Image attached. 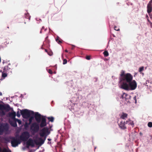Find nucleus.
<instances>
[{
    "mask_svg": "<svg viewBox=\"0 0 152 152\" xmlns=\"http://www.w3.org/2000/svg\"><path fill=\"white\" fill-rule=\"evenodd\" d=\"M137 84L136 81L134 80L127 83H123L121 85V88L126 90H133L136 88Z\"/></svg>",
    "mask_w": 152,
    "mask_h": 152,
    "instance_id": "obj_1",
    "label": "nucleus"
},
{
    "mask_svg": "<svg viewBox=\"0 0 152 152\" xmlns=\"http://www.w3.org/2000/svg\"><path fill=\"white\" fill-rule=\"evenodd\" d=\"M120 81L122 82L123 83L124 82L127 83L129 82H130L133 79V76L129 73L126 74L125 76L123 77L122 78H120Z\"/></svg>",
    "mask_w": 152,
    "mask_h": 152,
    "instance_id": "obj_2",
    "label": "nucleus"
},
{
    "mask_svg": "<svg viewBox=\"0 0 152 152\" xmlns=\"http://www.w3.org/2000/svg\"><path fill=\"white\" fill-rule=\"evenodd\" d=\"M20 113L24 118L29 117L31 115H34V114L33 111H29L27 109L21 110Z\"/></svg>",
    "mask_w": 152,
    "mask_h": 152,
    "instance_id": "obj_3",
    "label": "nucleus"
},
{
    "mask_svg": "<svg viewBox=\"0 0 152 152\" xmlns=\"http://www.w3.org/2000/svg\"><path fill=\"white\" fill-rule=\"evenodd\" d=\"M9 129L7 124H0V135L2 134L4 132H7Z\"/></svg>",
    "mask_w": 152,
    "mask_h": 152,
    "instance_id": "obj_4",
    "label": "nucleus"
},
{
    "mask_svg": "<svg viewBox=\"0 0 152 152\" xmlns=\"http://www.w3.org/2000/svg\"><path fill=\"white\" fill-rule=\"evenodd\" d=\"M48 129L47 127L43 128L41 131L39 133L40 136L42 137H44L45 140L47 136L49 134Z\"/></svg>",
    "mask_w": 152,
    "mask_h": 152,
    "instance_id": "obj_5",
    "label": "nucleus"
},
{
    "mask_svg": "<svg viewBox=\"0 0 152 152\" xmlns=\"http://www.w3.org/2000/svg\"><path fill=\"white\" fill-rule=\"evenodd\" d=\"M29 136V132L27 131H25L22 133L20 137V138L22 141H26L28 139Z\"/></svg>",
    "mask_w": 152,
    "mask_h": 152,
    "instance_id": "obj_6",
    "label": "nucleus"
},
{
    "mask_svg": "<svg viewBox=\"0 0 152 152\" xmlns=\"http://www.w3.org/2000/svg\"><path fill=\"white\" fill-rule=\"evenodd\" d=\"M11 140V144L13 147L17 146L20 143V140L19 139L16 138L14 137H12L10 138Z\"/></svg>",
    "mask_w": 152,
    "mask_h": 152,
    "instance_id": "obj_7",
    "label": "nucleus"
},
{
    "mask_svg": "<svg viewBox=\"0 0 152 152\" xmlns=\"http://www.w3.org/2000/svg\"><path fill=\"white\" fill-rule=\"evenodd\" d=\"M31 129L34 132H37L39 130V126L37 123H34L31 126Z\"/></svg>",
    "mask_w": 152,
    "mask_h": 152,
    "instance_id": "obj_8",
    "label": "nucleus"
},
{
    "mask_svg": "<svg viewBox=\"0 0 152 152\" xmlns=\"http://www.w3.org/2000/svg\"><path fill=\"white\" fill-rule=\"evenodd\" d=\"M35 119L37 122L38 123H40L41 121L42 118L41 115L38 113L36 112L34 115Z\"/></svg>",
    "mask_w": 152,
    "mask_h": 152,
    "instance_id": "obj_9",
    "label": "nucleus"
},
{
    "mask_svg": "<svg viewBox=\"0 0 152 152\" xmlns=\"http://www.w3.org/2000/svg\"><path fill=\"white\" fill-rule=\"evenodd\" d=\"M12 66H11L10 64H8L7 66H5L4 69V72H11Z\"/></svg>",
    "mask_w": 152,
    "mask_h": 152,
    "instance_id": "obj_10",
    "label": "nucleus"
},
{
    "mask_svg": "<svg viewBox=\"0 0 152 152\" xmlns=\"http://www.w3.org/2000/svg\"><path fill=\"white\" fill-rule=\"evenodd\" d=\"M41 121V122L40 125V127L42 128L46 126L47 125L46 118L42 116Z\"/></svg>",
    "mask_w": 152,
    "mask_h": 152,
    "instance_id": "obj_11",
    "label": "nucleus"
},
{
    "mask_svg": "<svg viewBox=\"0 0 152 152\" xmlns=\"http://www.w3.org/2000/svg\"><path fill=\"white\" fill-rule=\"evenodd\" d=\"M10 108V106L8 104L6 105L0 104V110H9Z\"/></svg>",
    "mask_w": 152,
    "mask_h": 152,
    "instance_id": "obj_12",
    "label": "nucleus"
},
{
    "mask_svg": "<svg viewBox=\"0 0 152 152\" xmlns=\"http://www.w3.org/2000/svg\"><path fill=\"white\" fill-rule=\"evenodd\" d=\"M126 122L125 121H121L120 124H118L119 127L122 129H126V127L125 126Z\"/></svg>",
    "mask_w": 152,
    "mask_h": 152,
    "instance_id": "obj_13",
    "label": "nucleus"
},
{
    "mask_svg": "<svg viewBox=\"0 0 152 152\" xmlns=\"http://www.w3.org/2000/svg\"><path fill=\"white\" fill-rule=\"evenodd\" d=\"M147 11L149 14H150L152 11V4H151L150 3H148L147 6Z\"/></svg>",
    "mask_w": 152,
    "mask_h": 152,
    "instance_id": "obj_14",
    "label": "nucleus"
},
{
    "mask_svg": "<svg viewBox=\"0 0 152 152\" xmlns=\"http://www.w3.org/2000/svg\"><path fill=\"white\" fill-rule=\"evenodd\" d=\"M130 96L126 93H124L122 95V98L126 101L128 102V99Z\"/></svg>",
    "mask_w": 152,
    "mask_h": 152,
    "instance_id": "obj_15",
    "label": "nucleus"
},
{
    "mask_svg": "<svg viewBox=\"0 0 152 152\" xmlns=\"http://www.w3.org/2000/svg\"><path fill=\"white\" fill-rule=\"evenodd\" d=\"M126 124H128L129 125H131L133 127L134 125V124L133 121L132 120H131L130 119H128V120L126 121Z\"/></svg>",
    "mask_w": 152,
    "mask_h": 152,
    "instance_id": "obj_16",
    "label": "nucleus"
},
{
    "mask_svg": "<svg viewBox=\"0 0 152 152\" xmlns=\"http://www.w3.org/2000/svg\"><path fill=\"white\" fill-rule=\"evenodd\" d=\"M9 115L12 119H14L15 120L16 119L15 118L16 113L15 112L10 113L9 114Z\"/></svg>",
    "mask_w": 152,
    "mask_h": 152,
    "instance_id": "obj_17",
    "label": "nucleus"
},
{
    "mask_svg": "<svg viewBox=\"0 0 152 152\" xmlns=\"http://www.w3.org/2000/svg\"><path fill=\"white\" fill-rule=\"evenodd\" d=\"M27 145L29 146L31 145L33 146L34 143L33 140L31 139H29L27 142Z\"/></svg>",
    "mask_w": 152,
    "mask_h": 152,
    "instance_id": "obj_18",
    "label": "nucleus"
},
{
    "mask_svg": "<svg viewBox=\"0 0 152 152\" xmlns=\"http://www.w3.org/2000/svg\"><path fill=\"white\" fill-rule=\"evenodd\" d=\"M128 114L124 112L122 113V114L120 116V118L123 119H125L126 118H127Z\"/></svg>",
    "mask_w": 152,
    "mask_h": 152,
    "instance_id": "obj_19",
    "label": "nucleus"
},
{
    "mask_svg": "<svg viewBox=\"0 0 152 152\" xmlns=\"http://www.w3.org/2000/svg\"><path fill=\"white\" fill-rule=\"evenodd\" d=\"M126 75V74H125V72L124 71L122 70L120 74V78H122L123 77H124Z\"/></svg>",
    "mask_w": 152,
    "mask_h": 152,
    "instance_id": "obj_20",
    "label": "nucleus"
},
{
    "mask_svg": "<svg viewBox=\"0 0 152 152\" xmlns=\"http://www.w3.org/2000/svg\"><path fill=\"white\" fill-rule=\"evenodd\" d=\"M25 17L27 19H28L29 20H30L31 17L28 13H27L25 14Z\"/></svg>",
    "mask_w": 152,
    "mask_h": 152,
    "instance_id": "obj_21",
    "label": "nucleus"
},
{
    "mask_svg": "<svg viewBox=\"0 0 152 152\" xmlns=\"http://www.w3.org/2000/svg\"><path fill=\"white\" fill-rule=\"evenodd\" d=\"M48 119L49 121H50L52 122H53L54 120V118L52 116L48 117Z\"/></svg>",
    "mask_w": 152,
    "mask_h": 152,
    "instance_id": "obj_22",
    "label": "nucleus"
},
{
    "mask_svg": "<svg viewBox=\"0 0 152 152\" xmlns=\"http://www.w3.org/2000/svg\"><path fill=\"white\" fill-rule=\"evenodd\" d=\"M11 125L12 126L14 127H16L17 126V123L16 121L15 122H12L11 124Z\"/></svg>",
    "mask_w": 152,
    "mask_h": 152,
    "instance_id": "obj_23",
    "label": "nucleus"
},
{
    "mask_svg": "<svg viewBox=\"0 0 152 152\" xmlns=\"http://www.w3.org/2000/svg\"><path fill=\"white\" fill-rule=\"evenodd\" d=\"M103 54L105 57H107L109 56V53L107 50L105 51L103 53Z\"/></svg>",
    "mask_w": 152,
    "mask_h": 152,
    "instance_id": "obj_24",
    "label": "nucleus"
},
{
    "mask_svg": "<svg viewBox=\"0 0 152 152\" xmlns=\"http://www.w3.org/2000/svg\"><path fill=\"white\" fill-rule=\"evenodd\" d=\"M56 41L59 44L61 43V41L60 40L58 37H56Z\"/></svg>",
    "mask_w": 152,
    "mask_h": 152,
    "instance_id": "obj_25",
    "label": "nucleus"
},
{
    "mask_svg": "<svg viewBox=\"0 0 152 152\" xmlns=\"http://www.w3.org/2000/svg\"><path fill=\"white\" fill-rule=\"evenodd\" d=\"M8 152V151L6 149L4 148L2 150L1 148L0 147V152Z\"/></svg>",
    "mask_w": 152,
    "mask_h": 152,
    "instance_id": "obj_26",
    "label": "nucleus"
},
{
    "mask_svg": "<svg viewBox=\"0 0 152 152\" xmlns=\"http://www.w3.org/2000/svg\"><path fill=\"white\" fill-rule=\"evenodd\" d=\"M33 118H34V117L33 116L29 118V122L28 124H30L31 123Z\"/></svg>",
    "mask_w": 152,
    "mask_h": 152,
    "instance_id": "obj_27",
    "label": "nucleus"
},
{
    "mask_svg": "<svg viewBox=\"0 0 152 152\" xmlns=\"http://www.w3.org/2000/svg\"><path fill=\"white\" fill-rule=\"evenodd\" d=\"M15 120L16 121H17L19 124H21L22 122L20 120L18 119H16Z\"/></svg>",
    "mask_w": 152,
    "mask_h": 152,
    "instance_id": "obj_28",
    "label": "nucleus"
},
{
    "mask_svg": "<svg viewBox=\"0 0 152 152\" xmlns=\"http://www.w3.org/2000/svg\"><path fill=\"white\" fill-rule=\"evenodd\" d=\"M39 140L40 141V143L41 144H43L44 143V141L45 140V139H44V140H43L42 139V138H40L39 139Z\"/></svg>",
    "mask_w": 152,
    "mask_h": 152,
    "instance_id": "obj_29",
    "label": "nucleus"
},
{
    "mask_svg": "<svg viewBox=\"0 0 152 152\" xmlns=\"http://www.w3.org/2000/svg\"><path fill=\"white\" fill-rule=\"evenodd\" d=\"M148 126L149 127H152V122H148Z\"/></svg>",
    "mask_w": 152,
    "mask_h": 152,
    "instance_id": "obj_30",
    "label": "nucleus"
},
{
    "mask_svg": "<svg viewBox=\"0 0 152 152\" xmlns=\"http://www.w3.org/2000/svg\"><path fill=\"white\" fill-rule=\"evenodd\" d=\"M7 76V74L6 73H2V77L4 78Z\"/></svg>",
    "mask_w": 152,
    "mask_h": 152,
    "instance_id": "obj_31",
    "label": "nucleus"
},
{
    "mask_svg": "<svg viewBox=\"0 0 152 152\" xmlns=\"http://www.w3.org/2000/svg\"><path fill=\"white\" fill-rule=\"evenodd\" d=\"M143 70H144V67L143 66H142V67H140L139 69V72H141Z\"/></svg>",
    "mask_w": 152,
    "mask_h": 152,
    "instance_id": "obj_32",
    "label": "nucleus"
},
{
    "mask_svg": "<svg viewBox=\"0 0 152 152\" xmlns=\"http://www.w3.org/2000/svg\"><path fill=\"white\" fill-rule=\"evenodd\" d=\"M67 60L66 59H65L63 60V64H65L67 63Z\"/></svg>",
    "mask_w": 152,
    "mask_h": 152,
    "instance_id": "obj_33",
    "label": "nucleus"
},
{
    "mask_svg": "<svg viewBox=\"0 0 152 152\" xmlns=\"http://www.w3.org/2000/svg\"><path fill=\"white\" fill-rule=\"evenodd\" d=\"M29 123H27V122H26L25 125L24 126L25 128H27L28 127V125H29L30 124H28Z\"/></svg>",
    "mask_w": 152,
    "mask_h": 152,
    "instance_id": "obj_34",
    "label": "nucleus"
},
{
    "mask_svg": "<svg viewBox=\"0 0 152 152\" xmlns=\"http://www.w3.org/2000/svg\"><path fill=\"white\" fill-rule=\"evenodd\" d=\"M114 29L115 30L117 31H119L120 30V29L119 28H118V27H117L116 26H115L114 27Z\"/></svg>",
    "mask_w": 152,
    "mask_h": 152,
    "instance_id": "obj_35",
    "label": "nucleus"
},
{
    "mask_svg": "<svg viewBox=\"0 0 152 152\" xmlns=\"http://www.w3.org/2000/svg\"><path fill=\"white\" fill-rule=\"evenodd\" d=\"M86 59L89 60L91 59V56H87L86 57Z\"/></svg>",
    "mask_w": 152,
    "mask_h": 152,
    "instance_id": "obj_36",
    "label": "nucleus"
},
{
    "mask_svg": "<svg viewBox=\"0 0 152 152\" xmlns=\"http://www.w3.org/2000/svg\"><path fill=\"white\" fill-rule=\"evenodd\" d=\"M16 115L18 117H19L20 116V115L19 111H18L17 112Z\"/></svg>",
    "mask_w": 152,
    "mask_h": 152,
    "instance_id": "obj_37",
    "label": "nucleus"
},
{
    "mask_svg": "<svg viewBox=\"0 0 152 152\" xmlns=\"http://www.w3.org/2000/svg\"><path fill=\"white\" fill-rule=\"evenodd\" d=\"M48 72L49 74H52L53 73V72L50 69H49Z\"/></svg>",
    "mask_w": 152,
    "mask_h": 152,
    "instance_id": "obj_38",
    "label": "nucleus"
},
{
    "mask_svg": "<svg viewBox=\"0 0 152 152\" xmlns=\"http://www.w3.org/2000/svg\"><path fill=\"white\" fill-rule=\"evenodd\" d=\"M149 23L151 27L152 28V23L150 21L149 22Z\"/></svg>",
    "mask_w": 152,
    "mask_h": 152,
    "instance_id": "obj_39",
    "label": "nucleus"
},
{
    "mask_svg": "<svg viewBox=\"0 0 152 152\" xmlns=\"http://www.w3.org/2000/svg\"><path fill=\"white\" fill-rule=\"evenodd\" d=\"M134 99L135 100V103H136L137 102V99L136 96H135L134 97Z\"/></svg>",
    "mask_w": 152,
    "mask_h": 152,
    "instance_id": "obj_40",
    "label": "nucleus"
},
{
    "mask_svg": "<svg viewBox=\"0 0 152 152\" xmlns=\"http://www.w3.org/2000/svg\"><path fill=\"white\" fill-rule=\"evenodd\" d=\"M152 0H151V1L149 2V3H150L151 4V3H152Z\"/></svg>",
    "mask_w": 152,
    "mask_h": 152,
    "instance_id": "obj_41",
    "label": "nucleus"
},
{
    "mask_svg": "<svg viewBox=\"0 0 152 152\" xmlns=\"http://www.w3.org/2000/svg\"><path fill=\"white\" fill-rule=\"evenodd\" d=\"M44 29V26H43L42 27L41 29L42 30L43 29Z\"/></svg>",
    "mask_w": 152,
    "mask_h": 152,
    "instance_id": "obj_42",
    "label": "nucleus"
},
{
    "mask_svg": "<svg viewBox=\"0 0 152 152\" xmlns=\"http://www.w3.org/2000/svg\"><path fill=\"white\" fill-rule=\"evenodd\" d=\"M48 141H51V139H49V138H48Z\"/></svg>",
    "mask_w": 152,
    "mask_h": 152,
    "instance_id": "obj_43",
    "label": "nucleus"
},
{
    "mask_svg": "<svg viewBox=\"0 0 152 152\" xmlns=\"http://www.w3.org/2000/svg\"><path fill=\"white\" fill-rule=\"evenodd\" d=\"M2 93L0 92V96H2Z\"/></svg>",
    "mask_w": 152,
    "mask_h": 152,
    "instance_id": "obj_44",
    "label": "nucleus"
},
{
    "mask_svg": "<svg viewBox=\"0 0 152 152\" xmlns=\"http://www.w3.org/2000/svg\"><path fill=\"white\" fill-rule=\"evenodd\" d=\"M65 52H68V51L67 50H65Z\"/></svg>",
    "mask_w": 152,
    "mask_h": 152,
    "instance_id": "obj_45",
    "label": "nucleus"
},
{
    "mask_svg": "<svg viewBox=\"0 0 152 152\" xmlns=\"http://www.w3.org/2000/svg\"><path fill=\"white\" fill-rule=\"evenodd\" d=\"M45 51L46 52H47V50L46 49H45Z\"/></svg>",
    "mask_w": 152,
    "mask_h": 152,
    "instance_id": "obj_46",
    "label": "nucleus"
},
{
    "mask_svg": "<svg viewBox=\"0 0 152 152\" xmlns=\"http://www.w3.org/2000/svg\"><path fill=\"white\" fill-rule=\"evenodd\" d=\"M42 30L41 29V31H40V33H42Z\"/></svg>",
    "mask_w": 152,
    "mask_h": 152,
    "instance_id": "obj_47",
    "label": "nucleus"
},
{
    "mask_svg": "<svg viewBox=\"0 0 152 152\" xmlns=\"http://www.w3.org/2000/svg\"><path fill=\"white\" fill-rule=\"evenodd\" d=\"M46 30V29H45V31Z\"/></svg>",
    "mask_w": 152,
    "mask_h": 152,
    "instance_id": "obj_48",
    "label": "nucleus"
}]
</instances>
